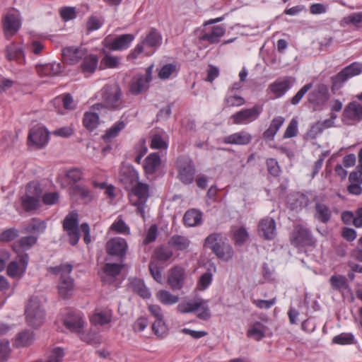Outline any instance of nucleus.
<instances>
[{"label":"nucleus","instance_id":"1","mask_svg":"<svg viewBox=\"0 0 362 362\" xmlns=\"http://www.w3.org/2000/svg\"><path fill=\"white\" fill-rule=\"evenodd\" d=\"M204 247L210 249L221 259L228 261L232 259L234 252L228 239L221 233H213L204 240Z\"/></svg>","mask_w":362,"mask_h":362},{"label":"nucleus","instance_id":"2","mask_svg":"<svg viewBox=\"0 0 362 362\" xmlns=\"http://www.w3.org/2000/svg\"><path fill=\"white\" fill-rule=\"evenodd\" d=\"M101 97L105 107L109 110H119L126 107L122 89L117 83L106 84L101 90Z\"/></svg>","mask_w":362,"mask_h":362},{"label":"nucleus","instance_id":"3","mask_svg":"<svg viewBox=\"0 0 362 362\" xmlns=\"http://www.w3.org/2000/svg\"><path fill=\"white\" fill-rule=\"evenodd\" d=\"M175 167L177 170V178L185 185H190L194 181L197 173L193 160L188 156L182 155L176 158Z\"/></svg>","mask_w":362,"mask_h":362},{"label":"nucleus","instance_id":"4","mask_svg":"<svg viewBox=\"0 0 362 362\" xmlns=\"http://www.w3.org/2000/svg\"><path fill=\"white\" fill-rule=\"evenodd\" d=\"M42 189L37 182H31L26 185L25 194L21 197V206L25 212L35 211L41 206Z\"/></svg>","mask_w":362,"mask_h":362},{"label":"nucleus","instance_id":"5","mask_svg":"<svg viewBox=\"0 0 362 362\" xmlns=\"http://www.w3.org/2000/svg\"><path fill=\"white\" fill-rule=\"evenodd\" d=\"M25 319L28 325L38 328L45 320V310L37 297H31L25 307Z\"/></svg>","mask_w":362,"mask_h":362},{"label":"nucleus","instance_id":"6","mask_svg":"<svg viewBox=\"0 0 362 362\" xmlns=\"http://www.w3.org/2000/svg\"><path fill=\"white\" fill-rule=\"evenodd\" d=\"M289 241L291 245L296 248L315 247L316 245V239L311 230L302 224L294 226L290 234Z\"/></svg>","mask_w":362,"mask_h":362},{"label":"nucleus","instance_id":"7","mask_svg":"<svg viewBox=\"0 0 362 362\" xmlns=\"http://www.w3.org/2000/svg\"><path fill=\"white\" fill-rule=\"evenodd\" d=\"M362 73V64L353 62L342 69L338 74L330 78L332 91L334 93L340 90L344 84L351 78L358 76Z\"/></svg>","mask_w":362,"mask_h":362},{"label":"nucleus","instance_id":"8","mask_svg":"<svg viewBox=\"0 0 362 362\" xmlns=\"http://www.w3.org/2000/svg\"><path fill=\"white\" fill-rule=\"evenodd\" d=\"M207 303L208 300L202 298L182 301L178 304L177 309L179 313L183 314L194 313L200 309L201 312L198 313L197 317L202 320H208L211 315Z\"/></svg>","mask_w":362,"mask_h":362},{"label":"nucleus","instance_id":"9","mask_svg":"<svg viewBox=\"0 0 362 362\" xmlns=\"http://www.w3.org/2000/svg\"><path fill=\"white\" fill-rule=\"evenodd\" d=\"M263 112L262 105H256L250 108H243L230 117L233 124H247L257 120Z\"/></svg>","mask_w":362,"mask_h":362},{"label":"nucleus","instance_id":"10","mask_svg":"<svg viewBox=\"0 0 362 362\" xmlns=\"http://www.w3.org/2000/svg\"><path fill=\"white\" fill-rule=\"evenodd\" d=\"M153 65L148 66L145 70V74L135 76L129 85V92L134 95H138L149 88V83L152 81Z\"/></svg>","mask_w":362,"mask_h":362},{"label":"nucleus","instance_id":"11","mask_svg":"<svg viewBox=\"0 0 362 362\" xmlns=\"http://www.w3.org/2000/svg\"><path fill=\"white\" fill-rule=\"evenodd\" d=\"M63 229L67 233L69 244L72 246L76 245L80 238L77 213L71 212L66 215L63 221Z\"/></svg>","mask_w":362,"mask_h":362},{"label":"nucleus","instance_id":"12","mask_svg":"<svg viewBox=\"0 0 362 362\" xmlns=\"http://www.w3.org/2000/svg\"><path fill=\"white\" fill-rule=\"evenodd\" d=\"M49 132L44 127H33L29 131L28 145L37 149L44 148L49 141Z\"/></svg>","mask_w":362,"mask_h":362},{"label":"nucleus","instance_id":"13","mask_svg":"<svg viewBox=\"0 0 362 362\" xmlns=\"http://www.w3.org/2000/svg\"><path fill=\"white\" fill-rule=\"evenodd\" d=\"M21 24L19 14L13 11L8 12L2 18V27L5 37L10 39L16 35L21 28Z\"/></svg>","mask_w":362,"mask_h":362},{"label":"nucleus","instance_id":"14","mask_svg":"<svg viewBox=\"0 0 362 362\" xmlns=\"http://www.w3.org/2000/svg\"><path fill=\"white\" fill-rule=\"evenodd\" d=\"M134 38L135 35L133 34H123L115 38L107 37L104 39L103 43L104 47L110 50L121 51L127 49Z\"/></svg>","mask_w":362,"mask_h":362},{"label":"nucleus","instance_id":"15","mask_svg":"<svg viewBox=\"0 0 362 362\" xmlns=\"http://www.w3.org/2000/svg\"><path fill=\"white\" fill-rule=\"evenodd\" d=\"M127 243L124 238L120 237L110 239L105 245L107 253L110 256H115L122 260L127 253Z\"/></svg>","mask_w":362,"mask_h":362},{"label":"nucleus","instance_id":"16","mask_svg":"<svg viewBox=\"0 0 362 362\" xmlns=\"http://www.w3.org/2000/svg\"><path fill=\"white\" fill-rule=\"evenodd\" d=\"M71 197L75 200H81L83 204H88L95 198L93 192L85 185H72L69 187Z\"/></svg>","mask_w":362,"mask_h":362},{"label":"nucleus","instance_id":"17","mask_svg":"<svg viewBox=\"0 0 362 362\" xmlns=\"http://www.w3.org/2000/svg\"><path fill=\"white\" fill-rule=\"evenodd\" d=\"M130 189L132 194L137 198V200L133 204L136 206L137 209L143 213L145 204L149 197L148 185L138 181Z\"/></svg>","mask_w":362,"mask_h":362},{"label":"nucleus","instance_id":"18","mask_svg":"<svg viewBox=\"0 0 362 362\" xmlns=\"http://www.w3.org/2000/svg\"><path fill=\"white\" fill-rule=\"evenodd\" d=\"M119 177L124 188L129 189L139 181V173L132 165H123L120 169Z\"/></svg>","mask_w":362,"mask_h":362},{"label":"nucleus","instance_id":"19","mask_svg":"<svg viewBox=\"0 0 362 362\" xmlns=\"http://www.w3.org/2000/svg\"><path fill=\"white\" fill-rule=\"evenodd\" d=\"M257 230L259 236L264 240H273L276 234L274 219L270 217L261 219L259 222Z\"/></svg>","mask_w":362,"mask_h":362},{"label":"nucleus","instance_id":"20","mask_svg":"<svg viewBox=\"0 0 362 362\" xmlns=\"http://www.w3.org/2000/svg\"><path fill=\"white\" fill-rule=\"evenodd\" d=\"M87 54V49L81 47H67L62 49L64 60L69 64H77Z\"/></svg>","mask_w":362,"mask_h":362},{"label":"nucleus","instance_id":"21","mask_svg":"<svg viewBox=\"0 0 362 362\" xmlns=\"http://www.w3.org/2000/svg\"><path fill=\"white\" fill-rule=\"evenodd\" d=\"M83 315L79 313H69L64 320V325L72 332L81 333L84 327Z\"/></svg>","mask_w":362,"mask_h":362},{"label":"nucleus","instance_id":"22","mask_svg":"<svg viewBox=\"0 0 362 362\" xmlns=\"http://www.w3.org/2000/svg\"><path fill=\"white\" fill-rule=\"evenodd\" d=\"M74 289V280L70 276L66 274L64 276H59L57 284V290L59 296L63 299H69L71 297Z\"/></svg>","mask_w":362,"mask_h":362},{"label":"nucleus","instance_id":"23","mask_svg":"<svg viewBox=\"0 0 362 362\" xmlns=\"http://www.w3.org/2000/svg\"><path fill=\"white\" fill-rule=\"evenodd\" d=\"M292 85L291 78H280L269 84L268 89L274 94L276 98H281L292 87Z\"/></svg>","mask_w":362,"mask_h":362},{"label":"nucleus","instance_id":"24","mask_svg":"<svg viewBox=\"0 0 362 362\" xmlns=\"http://www.w3.org/2000/svg\"><path fill=\"white\" fill-rule=\"evenodd\" d=\"M329 89L324 83L318 84L316 88L308 95V100L310 103L319 105L328 99Z\"/></svg>","mask_w":362,"mask_h":362},{"label":"nucleus","instance_id":"25","mask_svg":"<svg viewBox=\"0 0 362 362\" xmlns=\"http://www.w3.org/2000/svg\"><path fill=\"white\" fill-rule=\"evenodd\" d=\"M185 269L175 266L170 269L168 283L173 290H180L183 286Z\"/></svg>","mask_w":362,"mask_h":362},{"label":"nucleus","instance_id":"26","mask_svg":"<svg viewBox=\"0 0 362 362\" xmlns=\"http://www.w3.org/2000/svg\"><path fill=\"white\" fill-rule=\"evenodd\" d=\"M226 28L222 25L213 26L210 31L203 32L198 37L199 42L207 41L209 44H217L224 35Z\"/></svg>","mask_w":362,"mask_h":362},{"label":"nucleus","instance_id":"27","mask_svg":"<svg viewBox=\"0 0 362 362\" xmlns=\"http://www.w3.org/2000/svg\"><path fill=\"white\" fill-rule=\"evenodd\" d=\"M252 140V136L249 132L240 131L225 136L223 142L226 144L245 146L249 144Z\"/></svg>","mask_w":362,"mask_h":362},{"label":"nucleus","instance_id":"28","mask_svg":"<svg viewBox=\"0 0 362 362\" xmlns=\"http://www.w3.org/2000/svg\"><path fill=\"white\" fill-rule=\"evenodd\" d=\"M5 57L8 61H16L19 64L25 62V55L22 46L12 42L4 50Z\"/></svg>","mask_w":362,"mask_h":362},{"label":"nucleus","instance_id":"29","mask_svg":"<svg viewBox=\"0 0 362 362\" xmlns=\"http://www.w3.org/2000/svg\"><path fill=\"white\" fill-rule=\"evenodd\" d=\"M46 228V223L36 218H33L30 221L25 225L22 233L30 235H36L37 239L41 233H43Z\"/></svg>","mask_w":362,"mask_h":362},{"label":"nucleus","instance_id":"30","mask_svg":"<svg viewBox=\"0 0 362 362\" xmlns=\"http://www.w3.org/2000/svg\"><path fill=\"white\" fill-rule=\"evenodd\" d=\"M343 115L349 119L362 121V105L356 101L350 102L344 108Z\"/></svg>","mask_w":362,"mask_h":362},{"label":"nucleus","instance_id":"31","mask_svg":"<svg viewBox=\"0 0 362 362\" xmlns=\"http://www.w3.org/2000/svg\"><path fill=\"white\" fill-rule=\"evenodd\" d=\"M284 117L281 116H278L273 118L269 127L263 132L262 139L267 141H273L275 135L284 123Z\"/></svg>","mask_w":362,"mask_h":362},{"label":"nucleus","instance_id":"32","mask_svg":"<svg viewBox=\"0 0 362 362\" xmlns=\"http://www.w3.org/2000/svg\"><path fill=\"white\" fill-rule=\"evenodd\" d=\"M36 235H28L21 237L16 241L13 245V250L15 252H25L31 249L37 242Z\"/></svg>","mask_w":362,"mask_h":362},{"label":"nucleus","instance_id":"33","mask_svg":"<svg viewBox=\"0 0 362 362\" xmlns=\"http://www.w3.org/2000/svg\"><path fill=\"white\" fill-rule=\"evenodd\" d=\"M62 71V66L60 63L55 62L36 66V71L41 76H51L57 75Z\"/></svg>","mask_w":362,"mask_h":362},{"label":"nucleus","instance_id":"34","mask_svg":"<svg viewBox=\"0 0 362 362\" xmlns=\"http://www.w3.org/2000/svg\"><path fill=\"white\" fill-rule=\"evenodd\" d=\"M161 164L160 157L158 153H150L144 160V169L147 175H153Z\"/></svg>","mask_w":362,"mask_h":362},{"label":"nucleus","instance_id":"35","mask_svg":"<svg viewBox=\"0 0 362 362\" xmlns=\"http://www.w3.org/2000/svg\"><path fill=\"white\" fill-rule=\"evenodd\" d=\"M314 217L322 223H328L332 218V211L329 207L324 203L317 202L315 204Z\"/></svg>","mask_w":362,"mask_h":362},{"label":"nucleus","instance_id":"36","mask_svg":"<svg viewBox=\"0 0 362 362\" xmlns=\"http://www.w3.org/2000/svg\"><path fill=\"white\" fill-rule=\"evenodd\" d=\"M183 223L187 227H194L202 223V214L195 209H192L185 212L184 214Z\"/></svg>","mask_w":362,"mask_h":362},{"label":"nucleus","instance_id":"37","mask_svg":"<svg viewBox=\"0 0 362 362\" xmlns=\"http://www.w3.org/2000/svg\"><path fill=\"white\" fill-rule=\"evenodd\" d=\"M83 62L81 64V69L83 73L93 74L98 64V57L95 54H86L82 59Z\"/></svg>","mask_w":362,"mask_h":362},{"label":"nucleus","instance_id":"38","mask_svg":"<svg viewBox=\"0 0 362 362\" xmlns=\"http://www.w3.org/2000/svg\"><path fill=\"white\" fill-rule=\"evenodd\" d=\"M35 340V334L33 331L25 329L19 332L14 341L16 347H25L31 345Z\"/></svg>","mask_w":362,"mask_h":362},{"label":"nucleus","instance_id":"39","mask_svg":"<svg viewBox=\"0 0 362 362\" xmlns=\"http://www.w3.org/2000/svg\"><path fill=\"white\" fill-rule=\"evenodd\" d=\"M267 327L260 322L253 323L247 331V336L256 341H260L265 337Z\"/></svg>","mask_w":362,"mask_h":362},{"label":"nucleus","instance_id":"40","mask_svg":"<svg viewBox=\"0 0 362 362\" xmlns=\"http://www.w3.org/2000/svg\"><path fill=\"white\" fill-rule=\"evenodd\" d=\"M173 255V250L166 245H160L156 247L151 257V260L165 262L169 260Z\"/></svg>","mask_w":362,"mask_h":362},{"label":"nucleus","instance_id":"41","mask_svg":"<svg viewBox=\"0 0 362 362\" xmlns=\"http://www.w3.org/2000/svg\"><path fill=\"white\" fill-rule=\"evenodd\" d=\"M130 286L133 292L141 298H149L151 297V292L143 280L138 278L133 279L130 282Z\"/></svg>","mask_w":362,"mask_h":362},{"label":"nucleus","instance_id":"42","mask_svg":"<svg viewBox=\"0 0 362 362\" xmlns=\"http://www.w3.org/2000/svg\"><path fill=\"white\" fill-rule=\"evenodd\" d=\"M168 245L177 250L183 251L189 247L190 240L186 236L174 235L169 239Z\"/></svg>","mask_w":362,"mask_h":362},{"label":"nucleus","instance_id":"43","mask_svg":"<svg viewBox=\"0 0 362 362\" xmlns=\"http://www.w3.org/2000/svg\"><path fill=\"white\" fill-rule=\"evenodd\" d=\"M125 123L124 121H118L115 122L110 128L105 131V133L102 136L103 140L107 143L118 136L119 133L124 129Z\"/></svg>","mask_w":362,"mask_h":362},{"label":"nucleus","instance_id":"44","mask_svg":"<svg viewBox=\"0 0 362 362\" xmlns=\"http://www.w3.org/2000/svg\"><path fill=\"white\" fill-rule=\"evenodd\" d=\"M99 124V116L95 112H86L83 117V124L84 127L90 131L93 132L98 127Z\"/></svg>","mask_w":362,"mask_h":362},{"label":"nucleus","instance_id":"45","mask_svg":"<svg viewBox=\"0 0 362 362\" xmlns=\"http://www.w3.org/2000/svg\"><path fill=\"white\" fill-rule=\"evenodd\" d=\"M329 283L333 290L341 292L349 290L350 287L346 276L343 275H333L329 279Z\"/></svg>","mask_w":362,"mask_h":362},{"label":"nucleus","instance_id":"46","mask_svg":"<svg viewBox=\"0 0 362 362\" xmlns=\"http://www.w3.org/2000/svg\"><path fill=\"white\" fill-rule=\"evenodd\" d=\"M353 25L355 28L359 29L362 28V12L351 13L344 17L341 21V25L345 26Z\"/></svg>","mask_w":362,"mask_h":362},{"label":"nucleus","instance_id":"47","mask_svg":"<svg viewBox=\"0 0 362 362\" xmlns=\"http://www.w3.org/2000/svg\"><path fill=\"white\" fill-rule=\"evenodd\" d=\"M161 39L160 34L153 28L142 42L150 47H156L160 45Z\"/></svg>","mask_w":362,"mask_h":362},{"label":"nucleus","instance_id":"48","mask_svg":"<svg viewBox=\"0 0 362 362\" xmlns=\"http://www.w3.org/2000/svg\"><path fill=\"white\" fill-rule=\"evenodd\" d=\"M47 272L54 276L60 275L64 276L66 274H70L73 270V266L71 264H61L56 267H49L47 269Z\"/></svg>","mask_w":362,"mask_h":362},{"label":"nucleus","instance_id":"49","mask_svg":"<svg viewBox=\"0 0 362 362\" xmlns=\"http://www.w3.org/2000/svg\"><path fill=\"white\" fill-rule=\"evenodd\" d=\"M156 297L164 305H173L179 300L177 296H174L166 290L159 291L156 294Z\"/></svg>","mask_w":362,"mask_h":362},{"label":"nucleus","instance_id":"50","mask_svg":"<svg viewBox=\"0 0 362 362\" xmlns=\"http://www.w3.org/2000/svg\"><path fill=\"white\" fill-rule=\"evenodd\" d=\"M245 103V100L242 96L228 93L224 98V104L227 107H239Z\"/></svg>","mask_w":362,"mask_h":362},{"label":"nucleus","instance_id":"51","mask_svg":"<svg viewBox=\"0 0 362 362\" xmlns=\"http://www.w3.org/2000/svg\"><path fill=\"white\" fill-rule=\"evenodd\" d=\"M249 233L244 226H241L234 230L233 239L235 244L238 246H242L248 239Z\"/></svg>","mask_w":362,"mask_h":362},{"label":"nucleus","instance_id":"52","mask_svg":"<svg viewBox=\"0 0 362 362\" xmlns=\"http://www.w3.org/2000/svg\"><path fill=\"white\" fill-rule=\"evenodd\" d=\"M119 64V58L106 54L100 61V69H115Z\"/></svg>","mask_w":362,"mask_h":362},{"label":"nucleus","instance_id":"53","mask_svg":"<svg viewBox=\"0 0 362 362\" xmlns=\"http://www.w3.org/2000/svg\"><path fill=\"white\" fill-rule=\"evenodd\" d=\"M90 321L94 325H105L111 321V315L104 312L96 313L93 314Z\"/></svg>","mask_w":362,"mask_h":362},{"label":"nucleus","instance_id":"54","mask_svg":"<svg viewBox=\"0 0 362 362\" xmlns=\"http://www.w3.org/2000/svg\"><path fill=\"white\" fill-rule=\"evenodd\" d=\"M266 165L269 175L275 177L280 175L281 170L276 159L273 158H267Z\"/></svg>","mask_w":362,"mask_h":362},{"label":"nucleus","instance_id":"55","mask_svg":"<svg viewBox=\"0 0 362 362\" xmlns=\"http://www.w3.org/2000/svg\"><path fill=\"white\" fill-rule=\"evenodd\" d=\"M110 229L117 233L129 234L130 229L125 223L121 216H119L116 221L111 225Z\"/></svg>","mask_w":362,"mask_h":362},{"label":"nucleus","instance_id":"56","mask_svg":"<svg viewBox=\"0 0 362 362\" xmlns=\"http://www.w3.org/2000/svg\"><path fill=\"white\" fill-rule=\"evenodd\" d=\"M121 270L122 266L116 263H106L103 267V273L112 278L119 275Z\"/></svg>","mask_w":362,"mask_h":362},{"label":"nucleus","instance_id":"57","mask_svg":"<svg viewBox=\"0 0 362 362\" xmlns=\"http://www.w3.org/2000/svg\"><path fill=\"white\" fill-rule=\"evenodd\" d=\"M19 235V232L16 228H10L8 229L3 230L0 233V242L1 243H8Z\"/></svg>","mask_w":362,"mask_h":362},{"label":"nucleus","instance_id":"58","mask_svg":"<svg viewBox=\"0 0 362 362\" xmlns=\"http://www.w3.org/2000/svg\"><path fill=\"white\" fill-rule=\"evenodd\" d=\"M66 177L73 185H77L76 183L82 179L83 172L78 168H73L66 171Z\"/></svg>","mask_w":362,"mask_h":362},{"label":"nucleus","instance_id":"59","mask_svg":"<svg viewBox=\"0 0 362 362\" xmlns=\"http://www.w3.org/2000/svg\"><path fill=\"white\" fill-rule=\"evenodd\" d=\"M148 269L153 279L158 283H161L163 280L161 268L158 265V264L155 261L151 260L148 264Z\"/></svg>","mask_w":362,"mask_h":362},{"label":"nucleus","instance_id":"60","mask_svg":"<svg viewBox=\"0 0 362 362\" xmlns=\"http://www.w3.org/2000/svg\"><path fill=\"white\" fill-rule=\"evenodd\" d=\"M176 71V65L173 64H166L163 65L158 71V77L160 79H168L170 76Z\"/></svg>","mask_w":362,"mask_h":362},{"label":"nucleus","instance_id":"61","mask_svg":"<svg viewBox=\"0 0 362 362\" xmlns=\"http://www.w3.org/2000/svg\"><path fill=\"white\" fill-rule=\"evenodd\" d=\"M298 120L296 118L291 119L286 131L284 132L283 137L284 139L293 138L298 134Z\"/></svg>","mask_w":362,"mask_h":362},{"label":"nucleus","instance_id":"62","mask_svg":"<svg viewBox=\"0 0 362 362\" xmlns=\"http://www.w3.org/2000/svg\"><path fill=\"white\" fill-rule=\"evenodd\" d=\"M354 337L352 334L341 333L340 334L335 336L332 339V342L334 344L344 345L352 344L354 342Z\"/></svg>","mask_w":362,"mask_h":362},{"label":"nucleus","instance_id":"63","mask_svg":"<svg viewBox=\"0 0 362 362\" xmlns=\"http://www.w3.org/2000/svg\"><path fill=\"white\" fill-rule=\"evenodd\" d=\"M152 330L155 334L163 337L167 332V326L163 321V318H159L155 320L152 325Z\"/></svg>","mask_w":362,"mask_h":362},{"label":"nucleus","instance_id":"64","mask_svg":"<svg viewBox=\"0 0 362 362\" xmlns=\"http://www.w3.org/2000/svg\"><path fill=\"white\" fill-rule=\"evenodd\" d=\"M80 337L82 341L93 346H98L101 343L100 337L95 334L81 332Z\"/></svg>","mask_w":362,"mask_h":362}]
</instances>
